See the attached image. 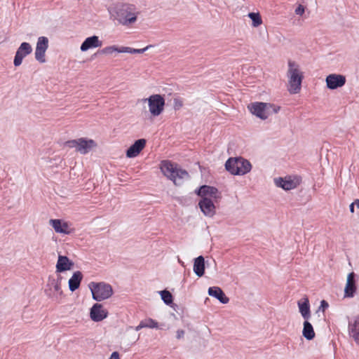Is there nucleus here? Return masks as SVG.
<instances>
[{
    "label": "nucleus",
    "instance_id": "1",
    "mask_svg": "<svg viewBox=\"0 0 359 359\" xmlns=\"http://www.w3.org/2000/svg\"><path fill=\"white\" fill-rule=\"evenodd\" d=\"M110 20L117 25L130 27L138 20L140 11L137 7L130 3L116 1L107 7Z\"/></svg>",
    "mask_w": 359,
    "mask_h": 359
},
{
    "label": "nucleus",
    "instance_id": "2",
    "mask_svg": "<svg viewBox=\"0 0 359 359\" xmlns=\"http://www.w3.org/2000/svg\"><path fill=\"white\" fill-rule=\"evenodd\" d=\"M287 79V88L290 94H297L301 91L302 83L304 78V72L299 64L289 60L286 73Z\"/></svg>",
    "mask_w": 359,
    "mask_h": 359
},
{
    "label": "nucleus",
    "instance_id": "3",
    "mask_svg": "<svg viewBox=\"0 0 359 359\" xmlns=\"http://www.w3.org/2000/svg\"><path fill=\"white\" fill-rule=\"evenodd\" d=\"M160 169L162 173L176 185H180L184 180L189 178V174L186 170L168 160L161 162Z\"/></svg>",
    "mask_w": 359,
    "mask_h": 359
},
{
    "label": "nucleus",
    "instance_id": "4",
    "mask_svg": "<svg viewBox=\"0 0 359 359\" xmlns=\"http://www.w3.org/2000/svg\"><path fill=\"white\" fill-rule=\"evenodd\" d=\"M250 112L256 117L266 120L280 110V107L268 102H255L248 106Z\"/></svg>",
    "mask_w": 359,
    "mask_h": 359
},
{
    "label": "nucleus",
    "instance_id": "5",
    "mask_svg": "<svg viewBox=\"0 0 359 359\" xmlns=\"http://www.w3.org/2000/svg\"><path fill=\"white\" fill-rule=\"evenodd\" d=\"M64 144L68 149H75L76 152L82 155L87 154L97 147V142L88 137L70 140L65 142Z\"/></svg>",
    "mask_w": 359,
    "mask_h": 359
},
{
    "label": "nucleus",
    "instance_id": "6",
    "mask_svg": "<svg viewBox=\"0 0 359 359\" xmlns=\"http://www.w3.org/2000/svg\"><path fill=\"white\" fill-rule=\"evenodd\" d=\"M225 168L231 175H244L251 170L252 165L249 161L241 157L230 158L226 161Z\"/></svg>",
    "mask_w": 359,
    "mask_h": 359
},
{
    "label": "nucleus",
    "instance_id": "7",
    "mask_svg": "<svg viewBox=\"0 0 359 359\" xmlns=\"http://www.w3.org/2000/svg\"><path fill=\"white\" fill-rule=\"evenodd\" d=\"M88 287L92 293V297L97 302H102L109 299L114 293L111 285L104 283L90 282Z\"/></svg>",
    "mask_w": 359,
    "mask_h": 359
},
{
    "label": "nucleus",
    "instance_id": "8",
    "mask_svg": "<svg viewBox=\"0 0 359 359\" xmlns=\"http://www.w3.org/2000/svg\"><path fill=\"white\" fill-rule=\"evenodd\" d=\"M143 102H147L149 112L151 117L159 116L165 110V99L163 95L153 94L144 99Z\"/></svg>",
    "mask_w": 359,
    "mask_h": 359
},
{
    "label": "nucleus",
    "instance_id": "9",
    "mask_svg": "<svg viewBox=\"0 0 359 359\" xmlns=\"http://www.w3.org/2000/svg\"><path fill=\"white\" fill-rule=\"evenodd\" d=\"M149 46H147L144 48H133L130 46H118V45H109L104 47L102 50H100V53L106 55L111 56L114 55L116 53H130V54H141L144 53Z\"/></svg>",
    "mask_w": 359,
    "mask_h": 359
},
{
    "label": "nucleus",
    "instance_id": "10",
    "mask_svg": "<svg viewBox=\"0 0 359 359\" xmlns=\"http://www.w3.org/2000/svg\"><path fill=\"white\" fill-rule=\"evenodd\" d=\"M61 277L55 278L49 277L46 290V295L53 301L60 302L63 297V291L61 287Z\"/></svg>",
    "mask_w": 359,
    "mask_h": 359
},
{
    "label": "nucleus",
    "instance_id": "11",
    "mask_svg": "<svg viewBox=\"0 0 359 359\" xmlns=\"http://www.w3.org/2000/svg\"><path fill=\"white\" fill-rule=\"evenodd\" d=\"M49 224L54 229L55 232L61 235H71L75 232L73 224L62 219H50Z\"/></svg>",
    "mask_w": 359,
    "mask_h": 359
},
{
    "label": "nucleus",
    "instance_id": "12",
    "mask_svg": "<svg viewBox=\"0 0 359 359\" xmlns=\"http://www.w3.org/2000/svg\"><path fill=\"white\" fill-rule=\"evenodd\" d=\"M302 178L299 176H286L285 177H277L274 179V184L276 187L289 191L297 188L301 183Z\"/></svg>",
    "mask_w": 359,
    "mask_h": 359
},
{
    "label": "nucleus",
    "instance_id": "13",
    "mask_svg": "<svg viewBox=\"0 0 359 359\" xmlns=\"http://www.w3.org/2000/svg\"><path fill=\"white\" fill-rule=\"evenodd\" d=\"M49 46V40L46 36H39L37 39L35 50L34 57L35 60L41 64L46 62V53Z\"/></svg>",
    "mask_w": 359,
    "mask_h": 359
},
{
    "label": "nucleus",
    "instance_id": "14",
    "mask_svg": "<svg viewBox=\"0 0 359 359\" xmlns=\"http://www.w3.org/2000/svg\"><path fill=\"white\" fill-rule=\"evenodd\" d=\"M196 193L201 198V200H208L219 202L221 198V194L218 189L210 186H201L197 191H196Z\"/></svg>",
    "mask_w": 359,
    "mask_h": 359
},
{
    "label": "nucleus",
    "instance_id": "15",
    "mask_svg": "<svg viewBox=\"0 0 359 359\" xmlns=\"http://www.w3.org/2000/svg\"><path fill=\"white\" fill-rule=\"evenodd\" d=\"M346 82V76L339 74H330L325 78L326 87L331 90L342 88Z\"/></svg>",
    "mask_w": 359,
    "mask_h": 359
},
{
    "label": "nucleus",
    "instance_id": "16",
    "mask_svg": "<svg viewBox=\"0 0 359 359\" xmlns=\"http://www.w3.org/2000/svg\"><path fill=\"white\" fill-rule=\"evenodd\" d=\"M32 52V47L28 42H22L18 48L14 60L13 65L15 67H19L22 65L23 59Z\"/></svg>",
    "mask_w": 359,
    "mask_h": 359
},
{
    "label": "nucleus",
    "instance_id": "17",
    "mask_svg": "<svg viewBox=\"0 0 359 359\" xmlns=\"http://www.w3.org/2000/svg\"><path fill=\"white\" fill-rule=\"evenodd\" d=\"M108 314V311L101 304L96 303L90 309V318L93 322L102 321Z\"/></svg>",
    "mask_w": 359,
    "mask_h": 359
},
{
    "label": "nucleus",
    "instance_id": "18",
    "mask_svg": "<svg viewBox=\"0 0 359 359\" xmlns=\"http://www.w3.org/2000/svg\"><path fill=\"white\" fill-rule=\"evenodd\" d=\"M74 266V262L65 255H58L57 260L55 264V272L61 273L73 269Z\"/></svg>",
    "mask_w": 359,
    "mask_h": 359
},
{
    "label": "nucleus",
    "instance_id": "19",
    "mask_svg": "<svg viewBox=\"0 0 359 359\" xmlns=\"http://www.w3.org/2000/svg\"><path fill=\"white\" fill-rule=\"evenodd\" d=\"M217 201L200 200L198 206L203 214L208 217H213L216 214V204Z\"/></svg>",
    "mask_w": 359,
    "mask_h": 359
},
{
    "label": "nucleus",
    "instance_id": "20",
    "mask_svg": "<svg viewBox=\"0 0 359 359\" xmlns=\"http://www.w3.org/2000/svg\"><path fill=\"white\" fill-rule=\"evenodd\" d=\"M102 46V41L98 36L93 35L85 39L80 46L81 52H86L90 49L100 48Z\"/></svg>",
    "mask_w": 359,
    "mask_h": 359
},
{
    "label": "nucleus",
    "instance_id": "21",
    "mask_svg": "<svg viewBox=\"0 0 359 359\" xmlns=\"http://www.w3.org/2000/svg\"><path fill=\"white\" fill-rule=\"evenodd\" d=\"M145 139H139L136 140L126 151V155L128 158H135L137 156L146 146Z\"/></svg>",
    "mask_w": 359,
    "mask_h": 359
},
{
    "label": "nucleus",
    "instance_id": "22",
    "mask_svg": "<svg viewBox=\"0 0 359 359\" xmlns=\"http://www.w3.org/2000/svg\"><path fill=\"white\" fill-rule=\"evenodd\" d=\"M348 330L350 337L359 345V316L348 322Z\"/></svg>",
    "mask_w": 359,
    "mask_h": 359
},
{
    "label": "nucleus",
    "instance_id": "23",
    "mask_svg": "<svg viewBox=\"0 0 359 359\" xmlns=\"http://www.w3.org/2000/svg\"><path fill=\"white\" fill-rule=\"evenodd\" d=\"M355 273L351 272L348 274L346 284L344 288V297H353L356 290V285L355 281Z\"/></svg>",
    "mask_w": 359,
    "mask_h": 359
},
{
    "label": "nucleus",
    "instance_id": "24",
    "mask_svg": "<svg viewBox=\"0 0 359 359\" xmlns=\"http://www.w3.org/2000/svg\"><path fill=\"white\" fill-rule=\"evenodd\" d=\"M299 311L304 320H309L311 317L310 304L308 297H304L297 302Z\"/></svg>",
    "mask_w": 359,
    "mask_h": 359
},
{
    "label": "nucleus",
    "instance_id": "25",
    "mask_svg": "<svg viewBox=\"0 0 359 359\" xmlns=\"http://www.w3.org/2000/svg\"><path fill=\"white\" fill-rule=\"evenodd\" d=\"M208 292L210 296L215 297L222 304H227L229 302V299L219 287H210L208 288Z\"/></svg>",
    "mask_w": 359,
    "mask_h": 359
},
{
    "label": "nucleus",
    "instance_id": "26",
    "mask_svg": "<svg viewBox=\"0 0 359 359\" xmlns=\"http://www.w3.org/2000/svg\"><path fill=\"white\" fill-rule=\"evenodd\" d=\"M83 279V274L81 271H76L73 273L68 281V286L70 291L74 292L77 290Z\"/></svg>",
    "mask_w": 359,
    "mask_h": 359
},
{
    "label": "nucleus",
    "instance_id": "27",
    "mask_svg": "<svg viewBox=\"0 0 359 359\" xmlns=\"http://www.w3.org/2000/svg\"><path fill=\"white\" fill-rule=\"evenodd\" d=\"M194 271L198 277L203 276L205 271V260L203 256H199L194 259Z\"/></svg>",
    "mask_w": 359,
    "mask_h": 359
},
{
    "label": "nucleus",
    "instance_id": "28",
    "mask_svg": "<svg viewBox=\"0 0 359 359\" xmlns=\"http://www.w3.org/2000/svg\"><path fill=\"white\" fill-rule=\"evenodd\" d=\"M302 334L307 340H311L315 337V332L313 326L308 321V320H305V321L304 322Z\"/></svg>",
    "mask_w": 359,
    "mask_h": 359
},
{
    "label": "nucleus",
    "instance_id": "29",
    "mask_svg": "<svg viewBox=\"0 0 359 359\" xmlns=\"http://www.w3.org/2000/svg\"><path fill=\"white\" fill-rule=\"evenodd\" d=\"M248 16L252 20V26L253 27H257L263 22L259 13H249Z\"/></svg>",
    "mask_w": 359,
    "mask_h": 359
},
{
    "label": "nucleus",
    "instance_id": "30",
    "mask_svg": "<svg viewBox=\"0 0 359 359\" xmlns=\"http://www.w3.org/2000/svg\"><path fill=\"white\" fill-rule=\"evenodd\" d=\"M158 294H160L161 299L163 302L167 304L170 305L173 302V297L170 291L167 290H163L158 292Z\"/></svg>",
    "mask_w": 359,
    "mask_h": 359
},
{
    "label": "nucleus",
    "instance_id": "31",
    "mask_svg": "<svg viewBox=\"0 0 359 359\" xmlns=\"http://www.w3.org/2000/svg\"><path fill=\"white\" fill-rule=\"evenodd\" d=\"M144 328H158V323L152 318H147L142 320Z\"/></svg>",
    "mask_w": 359,
    "mask_h": 359
},
{
    "label": "nucleus",
    "instance_id": "32",
    "mask_svg": "<svg viewBox=\"0 0 359 359\" xmlns=\"http://www.w3.org/2000/svg\"><path fill=\"white\" fill-rule=\"evenodd\" d=\"M306 7L302 4L297 5L294 13L297 15L303 16L305 13Z\"/></svg>",
    "mask_w": 359,
    "mask_h": 359
},
{
    "label": "nucleus",
    "instance_id": "33",
    "mask_svg": "<svg viewBox=\"0 0 359 359\" xmlns=\"http://www.w3.org/2000/svg\"><path fill=\"white\" fill-rule=\"evenodd\" d=\"M183 106V101L180 98H175L173 100V107L175 110L180 109Z\"/></svg>",
    "mask_w": 359,
    "mask_h": 359
},
{
    "label": "nucleus",
    "instance_id": "34",
    "mask_svg": "<svg viewBox=\"0 0 359 359\" xmlns=\"http://www.w3.org/2000/svg\"><path fill=\"white\" fill-rule=\"evenodd\" d=\"M328 303L325 300H322L318 308V311H322V312H324L328 308Z\"/></svg>",
    "mask_w": 359,
    "mask_h": 359
},
{
    "label": "nucleus",
    "instance_id": "35",
    "mask_svg": "<svg viewBox=\"0 0 359 359\" xmlns=\"http://www.w3.org/2000/svg\"><path fill=\"white\" fill-rule=\"evenodd\" d=\"M184 336V331L183 330H178L176 332V337L178 339L183 338Z\"/></svg>",
    "mask_w": 359,
    "mask_h": 359
},
{
    "label": "nucleus",
    "instance_id": "36",
    "mask_svg": "<svg viewBox=\"0 0 359 359\" xmlns=\"http://www.w3.org/2000/svg\"><path fill=\"white\" fill-rule=\"evenodd\" d=\"M108 359H121L120 354L117 351L113 352Z\"/></svg>",
    "mask_w": 359,
    "mask_h": 359
},
{
    "label": "nucleus",
    "instance_id": "37",
    "mask_svg": "<svg viewBox=\"0 0 359 359\" xmlns=\"http://www.w3.org/2000/svg\"><path fill=\"white\" fill-rule=\"evenodd\" d=\"M144 323L142 322V320L140 323V324L135 327V330L136 331H139L140 330L142 329V328H144Z\"/></svg>",
    "mask_w": 359,
    "mask_h": 359
},
{
    "label": "nucleus",
    "instance_id": "38",
    "mask_svg": "<svg viewBox=\"0 0 359 359\" xmlns=\"http://www.w3.org/2000/svg\"><path fill=\"white\" fill-rule=\"evenodd\" d=\"M353 203L357 208H359V199L355 200Z\"/></svg>",
    "mask_w": 359,
    "mask_h": 359
},
{
    "label": "nucleus",
    "instance_id": "39",
    "mask_svg": "<svg viewBox=\"0 0 359 359\" xmlns=\"http://www.w3.org/2000/svg\"><path fill=\"white\" fill-rule=\"evenodd\" d=\"M354 208H355V205H353V203H352L351 205H350V211L353 213L354 212Z\"/></svg>",
    "mask_w": 359,
    "mask_h": 359
}]
</instances>
